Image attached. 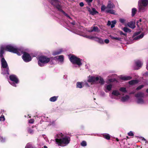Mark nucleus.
Listing matches in <instances>:
<instances>
[{"label":"nucleus","mask_w":148,"mask_h":148,"mask_svg":"<svg viewBox=\"0 0 148 148\" xmlns=\"http://www.w3.org/2000/svg\"><path fill=\"white\" fill-rule=\"evenodd\" d=\"M1 67L3 68H6L8 67L7 62L4 58H1Z\"/></svg>","instance_id":"1a4fd4ad"},{"label":"nucleus","mask_w":148,"mask_h":148,"mask_svg":"<svg viewBox=\"0 0 148 148\" xmlns=\"http://www.w3.org/2000/svg\"><path fill=\"white\" fill-rule=\"evenodd\" d=\"M119 33L121 35H123L125 36H126L127 35V34H126L124 33L122 31H120L119 32Z\"/></svg>","instance_id":"603ef678"},{"label":"nucleus","mask_w":148,"mask_h":148,"mask_svg":"<svg viewBox=\"0 0 148 148\" xmlns=\"http://www.w3.org/2000/svg\"><path fill=\"white\" fill-rule=\"evenodd\" d=\"M139 11L141 12H144L145 10V7L146 6H142V5L139 4Z\"/></svg>","instance_id":"412c9836"},{"label":"nucleus","mask_w":148,"mask_h":148,"mask_svg":"<svg viewBox=\"0 0 148 148\" xmlns=\"http://www.w3.org/2000/svg\"><path fill=\"white\" fill-rule=\"evenodd\" d=\"M49 2L54 8L57 9L58 11L62 12L66 17L71 18L70 17L62 10L61 3L59 0H49Z\"/></svg>","instance_id":"7ed1b4c3"},{"label":"nucleus","mask_w":148,"mask_h":148,"mask_svg":"<svg viewBox=\"0 0 148 148\" xmlns=\"http://www.w3.org/2000/svg\"><path fill=\"white\" fill-rule=\"evenodd\" d=\"M137 102L138 103H143V100L142 98H138V99Z\"/></svg>","instance_id":"c03bdc74"},{"label":"nucleus","mask_w":148,"mask_h":148,"mask_svg":"<svg viewBox=\"0 0 148 148\" xmlns=\"http://www.w3.org/2000/svg\"><path fill=\"white\" fill-rule=\"evenodd\" d=\"M77 57L75 55H73L70 58L69 60L73 64L76 60L77 59Z\"/></svg>","instance_id":"4468645a"},{"label":"nucleus","mask_w":148,"mask_h":148,"mask_svg":"<svg viewBox=\"0 0 148 148\" xmlns=\"http://www.w3.org/2000/svg\"><path fill=\"white\" fill-rule=\"evenodd\" d=\"M138 4L144 6H146L148 4V0H140Z\"/></svg>","instance_id":"9d476101"},{"label":"nucleus","mask_w":148,"mask_h":148,"mask_svg":"<svg viewBox=\"0 0 148 148\" xmlns=\"http://www.w3.org/2000/svg\"><path fill=\"white\" fill-rule=\"evenodd\" d=\"M119 90L123 92H127L126 88L124 87L121 88L119 89Z\"/></svg>","instance_id":"4c0bfd02"},{"label":"nucleus","mask_w":148,"mask_h":148,"mask_svg":"<svg viewBox=\"0 0 148 148\" xmlns=\"http://www.w3.org/2000/svg\"><path fill=\"white\" fill-rule=\"evenodd\" d=\"M34 122V119H31L29 120V122L30 123H33Z\"/></svg>","instance_id":"5fc2aeb1"},{"label":"nucleus","mask_w":148,"mask_h":148,"mask_svg":"<svg viewBox=\"0 0 148 148\" xmlns=\"http://www.w3.org/2000/svg\"><path fill=\"white\" fill-rule=\"evenodd\" d=\"M144 96V93L142 92H138L135 95V97H143Z\"/></svg>","instance_id":"a878e982"},{"label":"nucleus","mask_w":148,"mask_h":148,"mask_svg":"<svg viewBox=\"0 0 148 148\" xmlns=\"http://www.w3.org/2000/svg\"><path fill=\"white\" fill-rule=\"evenodd\" d=\"M93 38H95L96 39L95 40L101 44H103L104 43L103 40L102 38H100L96 36H92L90 38L91 39Z\"/></svg>","instance_id":"9b49d317"},{"label":"nucleus","mask_w":148,"mask_h":148,"mask_svg":"<svg viewBox=\"0 0 148 148\" xmlns=\"http://www.w3.org/2000/svg\"><path fill=\"white\" fill-rule=\"evenodd\" d=\"M106 7L105 5H103L101 7V11H104L105 10V9H106Z\"/></svg>","instance_id":"864d4df0"},{"label":"nucleus","mask_w":148,"mask_h":148,"mask_svg":"<svg viewBox=\"0 0 148 148\" xmlns=\"http://www.w3.org/2000/svg\"><path fill=\"white\" fill-rule=\"evenodd\" d=\"M146 92H147L148 93V88L146 90Z\"/></svg>","instance_id":"0e129e2a"},{"label":"nucleus","mask_w":148,"mask_h":148,"mask_svg":"<svg viewBox=\"0 0 148 148\" xmlns=\"http://www.w3.org/2000/svg\"><path fill=\"white\" fill-rule=\"evenodd\" d=\"M62 51V50L60 49L59 50L54 51L53 53V54L54 55L59 54L61 53Z\"/></svg>","instance_id":"c85d7f7f"},{"label":"nucleus","mask_w":148,"mask_h":148,"mask_svg":"<svg viewBox=\"0 0 148 148\" xmlns=\"http://www.w3.org/2000/svg\"><path fill=\"white\" fill-rule=\"evenodd\" d=\"M144 85L143 84L141 85L138 86L136 88V90H139L143 88L144 87Z\"/></svg>","instance_id":"79ce46f5"},{"label":"nucleus","mask_w":148,"mask_h":148,"mask_svg":"<svg viewBox=\"0 0 148 148\" xmlns=\"http://www.w3.org/2000/svg\"><path fill=\"white\" fill-rule=\"evenodd\" d=\"M22 57L23 60L25 62H28L32 60V58L30 54L26 52H24Z\"/></svg>","instance_id":"39448f33"},{"label":"nucleus","mask_w":148,"mask_h":148,"mask_svg":"<svg viewBox=\"0 0 148 148\" xmlns=\"http://www.w3.org/2000/svg\"><path fill=\"white\" fill-rule=\"evenodd\" d=\"M112 24L111 25V27L112 28L114 27V25L116 23V21H112Z\"/></svg>","instance_id":"ea45409f"},{"label":"nucleus","mask_w":148,"mask_h":148,"mask_svg":"<svg viewBox=\"0 0 148 148\" xmlns=\"http://www.w3.org/2000/svg\"><path fill=\"white\" fill-rule=\"evenodd\" d=\"M127 134L129 136H133L134 135V134L133 132L131 131L128 133Z\"/></svg>","instance_id":"49530a36"},{"label":"nucleus","mask_w":148,"mask_h":148,"mask_svg":"<svg viewBox=\"0 0 148 148\" xmlns=\"http://www.w3.org/2000/svg\"><path fill=\"white\" fill-rule=\"evenodd\" d=\"M58 59L60 60L61 61H63L64 60V56L63 55H60L58 56Z\"/></svg>","instance_id":"37998d69"},{"label":"nucleus","mask_w":148,"mask_h":148,"mask_svg":"<svg viewBox=\"0 0 148 148\" xmlns=\"http://www.w3.org/2000/svg\"><path fill=\"white\" fill-rule=\"evenodd\" d=\"M99 83H100L101 84H104V81L103 80V79L102 78L100 77V79H99Z\"/></svg>","instance_id":"58836bf2"},{"label":"nucleus","mask_w":148,"mask_h":148,"mask_svg":"<svg viewBox=\"0 0 148 148\" xmlns=\"http://www.w3.org/2000/svg\"><path fill=\"white\" fill-rule=\"evenodd\" d=\"M104 42L106 44H108L109 42V40L108 39H106L104 40Z\"/></svg>","instance_id":"6e6d98bb"},{"label":"nucleus","mask_w":148,"mask_h":148,"mask_svg":"<svg viewBox=\"0 0 148 148\" xmlns=\"http://www.w3.org/2000/svg\"><path fill=\"white\" fill-rule=\"evenodd\" d=\"M137 11V10L136 8H133L132 9V16H134L135 14H136V13Z\"/></svg>","instance_id":"cd10ccee"},{"label":"nucleus","mask_w":148,"mask_h":148,"mask_svg":"<svg viewBox=\"0 0 148 148\" xmlns=\"http://www.w3.org/2000/svg\"><path fill=\"white\" fill-rule=\"evenodd\" d=\"M25 148H36V147L32 146L31 145H27L25 147Z\"/></svg>","instance_id":"a18cd8bd"},{"label":"nucleus","mask_w":148,"mask_h":148,"mask_svg":"<svg viewBox=\"0 0 148 148\" xmlns=\"http://www.w3.org/2000/svg\"><path fill=\"white\" fill-rule=\"evenodd\" d=\"M125 20L124 19L120 18L119 19V21L122 23H124Z\"/></svg>","instance_id":"de8ad7c7"},{"label":"nucleus","mask_w":148,"mask_h":148,"mask_svg":"<svg viewBox=\"0 0 148 148\" xmlns=\"http://www.w3.org/2000/svg\"><path fill=\"white\" fill-rule=\"evenodd\" d=\"M54 60V59L52 57L49 58L45 56H41L38 57V64L40 66L42 67L45 66V64L50 62V64H53Z\"/></svg>","instance_id":"f03ea898"},{"label":"nucleus","mask_w":148,"mask_h":148,"mask_svg":"<svg viewBox=\"0 0 148 148\" xmlns=\"http://www.w3.org/2000/svg\"><path fill=\"white\" fill-rule=\"evenodd\" d=\"M99 78L98 77H95L94 76H92L90 75L89 76V78L88 80V82H95L96 81H97L99 80Z\"/></svg>","instance_id":"0eeeda50"},{"label":"nucleus","mask_w":148,"mask_h":148,"mask_svg":"<svg viewBox=\"0 0 148 148\" xmlns=\"http://www.w3.org/2000/svg\"><path fill=\"white\" fill-rule=\"evenodd\" d=\"M27 132L28 133L31 134H32L34 133V130H32L31 128H27Z\"/></svg>","instance_id":"e433bc0d"},{"label":"nucleus","mask_w":148,"mask_h":148,"mask_svg":"<svg viewBox=\"0 0 148 148\" xmlns=\"http://www.w3.org/2000/svg\"><path fill=\"white\" fill-rule=\"evenodd\" d=\"M142 140H144V141H145L146 140L144 138H143V139H142Z\"/></svg>","instance_id":"69168bd1"},{"label":"nucleus","mask_w":148,"mask_h":148,"mask_svg":"<svg viewBox=\"0 0 148 148\" xmlns=\"http://www.w3.org/2000/svg\"><path fill=\"white\" fill-rule=\"evenodd\" d=\"M140 33H141L140 31L136 32L134 34L133 36H136L138 35V34H140Z\"/></svg>","instance_id":"3c124183"},{"label":"nucleus","mask_w":148,"mask_h":148,"mask_svg":"<svg viewBox=\"0 0 148 148\" xmlns=\"http://www.w3.org/2000/svg\"><path fill=\"white\" fill-rule=\"evenodd\" d=\"M72 24H73V25H75L74 23H72Z\"/></svg>","instance_id":"338daca9"},{"label":"nucleus","mask_w":148,"mask_h":148,"mask_svg":"<svg viewBox=\"0 0 148 148\" xmlns=\"http://www.w3.org/2000/svg\"><path fill=\"white\" fill-rule=\"evenodd\" d=\"M84 5V4L83 2H81L80 3H79V5L81 7L83 6Z\"/></svg>","instance_id":"13d9d810"},{"label":"nucleus","mask_w":148,"mask_h":148,"mask_svg":"<svg viewBox=\"0 0 148 148\" xmlns=\"http://www.w3.org/2000/svg\"><path fill=\"white\" fill-rule=\"evenodd\" d=\"M138 82L137 80H132L128 82L129 84L130 85H133L137 83Z\"/></svg>","instance_id":"393cba45"},{"label":"nucleus","mask_w":148,"mask_h":148,"mask_svg":"<svg viewBox=\"0 0 148 148\" xmlns=\"http://www.w3.org/2000/svg\"><path fill=\"white\" fill-rule=\"evenodd\" d=\"M129 98V97L128 95H126L125 96L122 97L121 100L123 102H124L128 100Z\"/></svg>","instance_id":"bb28decb"},{"label":"nucleus","mask_w":148,"mask_h":148,"mask_svg":"<svg viewBox=\"0 0 148 148\" xmlns=\"http://www.w3.org/2000/svg\"><path fill=\"white\" fill-rule=\"evenodd\" d=\"M116 140L117 141H119V140L117 138H116Z\"/></svg>","instance_id":"e2e57ef3"},{"label":"nucleus","mask_w":148,"mask_h":148,"mask_svg":"<svg viewBox=\"0 0 148 148\" xmlns=\"http://www.w3.org/2000/svg\"><path fill=\"white\" fill-rule=\"evenodd\" d=\"M142 21L141 19H140L139 20L137 21L136 23V25L137 27H140V25H141V22Z\"/></svg>","instance_id":"473e14b6"},{"label":"nucleus","mask_w":148,"mask_h":148,"mask_svg":"<svg viewBox=\"0 0 148 148\" xmlns=\"http://www.w3.org/2000/svg\"><path fill=\"white\" fill-rule=\"evenodd\" d=\"M123 30L125 32H131L132 31L131 29L125 27L123 29Z\"/></svg>","instance_id":"7c9ffc66"},{"label":"nucleus","mask_w":148,"mask_h":148,"mask_svg":"<svg viewBox=\"0 0 148 148\" xmlns=\"http://www.w3.org/2000/svg\"><path fill=\"white\" fill-rule=\"evenodd\" d=\"M111 23L110 21H108L107 25L108 26H110L111 25Z\"/></svg>","instance_id":"bf43d9fd"},{"label":"nucleus","mask_w":148,"mask_h":148,"mask_svg":"<svg viewBox=\"0 0 148 148\" xmlns=\"http://www.w3.org/2000/svg\"><path fill=\"white\" fill-rule=\"evenodd\" d=\"M147 69L148 70V67L147 66Z\"/></svg>","instance_id":"774afa93"},{"label":"nucleus","mask_w":148,"mask_h":148,"mask_svg":"<svg viewBox=\"0 0 148 148\" xmlns=\"http://www.w3.org/2000/svg\"><path fill=\"white\" fill-rule=\"evenodd\" d=\"M81 59L77 57V59L76 60L73 64H77L79 66H80L82 64V63L81 62Z\"/></svg>","instance_id":"f8f14e48"},{"label":"nucleus","mask_w":148,"mask_h":148,"mask_svg":"<svg viewBox=\"0 0 148 148\" xmlns=\"http://www.w3.org/2000/svg\"><path fill=\"white\" fill-rule=\"evenodd\" d=\"M106 13H109L111 14L116 15V14H115V11L114 10L112 9H109L106 10Z\"/></svg>","instance_id":"a211bd4d"},{"label":"nucleus","mask_w":148,"mask_h":148,"mask_svg":"<svg viewBox=\"0 0 148 148\" xmlns=\"http://www.w3.org/2000/svg\"><path fill=\"white\" fill-rule=\"evenodd\" d=\"M120 79L123 80H129L132 79V77L129 76H121L120 77Z\"/></svg>","instance_id":"dca6fc26"},{"label":"nucleus","mask_w":148,"mask_h":148,"mask_svg":"<svg viewBox=\"0 0 148 148\" xmlns=\"http://www.w3.org/2000/svg\"><path fill=\"white\" fill-rule=\"evenodd\" d=\"M4 69L3 70V72L1 73V74L4 75L6 74L8 75H9V67H8L6 68H4Z\"/></svg>","instance_id":"2eb2a0df"},{"label":"nucleus","mask_w":148,"mask_h":148,"mask_svg":"<svg viewBox=\"0 0 148 148\" xmlns=\"http://www.w3.org/2000/svg\"><path fill=\"white\" fill-rule=\"evenodd\" d=\"M5 138H3L2 137H1L0 138V142L1 143H4L5 142Z\"/></svg>","instance_id":"09e8293b"},{"label":"nucleus","mask_w":148,"mask_h":148,"mask_svg":"<svg viewBox=\"0 0 148 148\" xmlns=\"http://www.w3.org/2000/svg\"><path fill=\"white\" fill-rule=\"evenodd\" d=\"M111 38L112 39L120 41H121V38H119L117 37H114L112 36H111Z\"/></svg>","instance_id":"f704fd0d"},{"label":"nucleus","mask_w":148,"mask_h":148,"mask_svg":"<svg viewBox=\"0 0 148 148\" xmlns=\"http://www.w3.org/2000/svg\"><path fill=\"white\" fill-rule=\"evenodd\" d=\"M58 96H54L51 97L49 99V101L51 102H55L58 99Z\"/></svg>","instance_id":"5701e85b"},{"label":"nucleus","mask_w":148,"mask_h":148,"mask_svg":"<svg viewBox=\"0 0 148 148\" xmlns=\"http://www.w3.org/2000/svg\"><path fill=\"white\" fill-rule=\"evenodd\" d=\"M10 79L13 82H15V83L18 84V78L16 77L15 75H12L9 76Z\"/></svg>","instance_id":"6e6552de"},{"label":"nucleus","mask_w":148,"mask_h":148,"mask_svg":"<svg viewBox=\"0 0 148 148\" xmlns=\"http://www.w3.org/2000/svg\"><path fill=\"white\" fill-rule=\"evenodd\" d=\"M60 135L61 137V138H60L59 136L58 135V138L55 139L56 144L58 145L63 146L67 145L69 143L70 139L69 137L65 136L64 137H63L64 134L62 133L60 134Z\"/></svg>","instance_id":"f257e3e1"},{"label":"nucleus","mask_w":148,"mask_h":148,"mask_svg":"<svg viewBox=\"0 0 148 148\" xmlns=\"http://www.w3.org/2000/svg\"><path fill=\"white\" fill-rule=\"evenodd\" d=\"M81 145L83 147H85L86 146L87 144L86 142L85 141H83L81 143Z\"/></svg>","instance_id":"a19ab883"},{"label":"nucleus","mask_w":148,"mask_h":148,"mask_svg":"<svg viewBox=\"0 0 148 148\" xmlns=\"http://www.w3.org/2000/svg\"><path fill=\"white\" fill-rule=\"evenodd\" d=\"M5 50L14 53H16L18 55H21L22 53L20 50L14 48L10 45H8L5 47Z\"/></svg>","instance_id":"20e7f679"},{"label":"nucleus","mask_w":148,"mask_h":148,"mask_svg":"<svg viewBox=\"0 0 148 148\" xmlns=\"http://www.w3.org/2000/svg\"><path fill=\"white\" fill-rule=\"evenodd\" d=\"M135 64L138 67H141L143 65L142 62L139 60H138L135 62Z\"/></svg>","instance_id":"6ab92c4d"},{"label":"nucleus","mask_w":148,"mask_h":148,"mask_svg":"<svg viewBox=\"0 0 148 148\" xmlns=\"http://www.w3.org/2000/svg\"><path fill=\"white\" fill-rule=\"evenodd\" d=\"M112 85L111 84H109L107 86L106 88L108 91H110L112 90Z\"/></svg>","instance_id":"72a5a7b5"},{"label":"nucleus","mask_w":148,"mask_h":148,"mask_svg":"<svg viewBox=\"0 0 148 148\" xmlns=\"http://www.w3.org/2000/svg\"><path fill=\"white\" fill-rule=\"evenodd\" d=\"M5 47L3 46L1 47L0 48V57L1 58H4L3 54L4 53Z\"/></svg>","instance_id":"ddd939ff"},{"label":"nucleus","mask_w":148,"mask_h":148,"mask_svg":"<svg viewBox=\"0 0 148 148\" xmlns=\"http://www.w3.org/2000/svg\"><path fill=\"white\" fill-rule=\"evenodd\" d=\"M115 7V5L113 3H108L107 8L108 9H112L114 8Z\"/></svg>","instance_id":"aec40b11"},{"label":"nucleus","mask_w":148,"mask_h":148,"mask_svg":"<svg viewBox=\"0 0 148 148\" xmlns=\"http://www.w3.org/2000/svg\"><path fill=\"white\" fill-rule=\"evenodd\" d=\"M112 94L115 96H118L120 95V94L119 92L116 90H113L112 93Z\"/></svg>","instance_id":"c756f323"},{"label":"nucleus","mask_w":148,"mask_h":148,"mask_svg":"<svg viewBox=\"0 0 148 148\" xmlns=\"http://www.w3.org/2000/svg\"><path fill=\"white\" fill-rule=\"evenodd\" d=\"M103 137L107 140H109L110 139V136L108 134H103Z\"/></svg>","instance_id":"2f4dec72"},{"label":"nucleus","mask_w":148,"mask_h":148,"mask_svg":"<svg viewBox=\"0 0 148 148\" xmlns=\"http://www.w3.org/2000/svg\"><path fill=\"white\" fill-rule=\"evenodd\" d=\"M5 120V118L4 116H1L0 117V121H4Z\"/></svg>","instance_id":"8fccbe9b"},{"label":"nucleus","mask_w":148,"mask_h":148,"mask_svg":"<svg viewBox=\"0 0 148 148\" xmlns=\"http://www.w3.org/2000/svg\"><path fill=\"white\" fill-rule=\"evenodd\" d=\"M91 28L92 29L91 30V32H98L100 31V30L97 26L92 27Z\"/></svg>","instance_id":"b1692460"},{"label":"nucleus","mask_w":148,"mask_h":148,"mask_svg":"<svg viewBox=\"0 0 148 148\" xmlns=\"http://www.w3.org/2000/svg\"><path fill=\"white\" fill-rule=\"evenodd\" d=\"M82 83L79 82H78L77 83V87L81 88H82Z\"/></svg>","instance_id":"c9c22d12"},{"label":"nucleus","mask_w":148,"mask_h":148,"mask_svg":"<svg viewBox=\"0 0 148 148\" xmlns=\"http://www.w3.org/2000/svg\"><path fill=\"white\" fill-rule=\"evenodd\" d=\"M128 26L132 29H134L135 28V23L133 21H131L128 23Z\"/></svg>","instance_id":"f3484780"},{"label":"nucleus","mask_w":148,"mask_h":148,"mask_svg":"<svg viewBox=\"0 0 148 148\" xmlns=\"http://www.w3.org/2000/svg\"><path fill=\"white\" fill-rule=\"evenodd\" d=\"M89 2H91L93 0H86Z\"/></svg>","instance_id":"052dcab7"},{"label":"nucleus","mask_w":148,"mask_h":148,"mask_svg":"<svg viewBox=\"0 0 148 148\" xmlns=\"http://www.w3.org/2000/svg\"><path fill=\"white\" fill-rule=\"evenodd\" d=\"M86 8L88 11L89 12L90 14L92 15H96L99 13L95 8H93L91 9L90 8L87 7Z\"/></svg>","instance_id":"423d86ee"},{"label":"nucleus","mask_w":148,"mask_h":148,"mask_svg":"<svg viewBox=\"0 0 148 148\" xmlns=\"http://www.w3.org/2000/svg\"><path fill=\"white\" fill-rule=\"evenodd\" d=\"M11 85H12V86H15V87H16V83H15V82H12V83H10Z\"/></svg>","instance_id":"4d7b16f0"},{"label":"nucleus","mask_w":148,"mask_h":148,"mask_svg":"<svg viewBox=\"0 0 148 148\" xmlns=\"http://www.w3.org/2000/svg\"><path fill=\"white\" fill-rule=\"evenodd\" d=\"M144 33H145V32H144L143 33H142L140 35L135 37L134 38V39L135 40H138V39H140L142 38L144 36Z\"/></svg>","instance_id":"4be33fe9"},{"label":"nucleus","mask_w":148,"mask_h":148,"mask_svg":"<svg viewBox=\"0 0 148 148\" xmlns=\"http://www.w3.org/2000/svg\"><path fill=\"white\" fill-rule=\"evenodd\" d=\"M44 148H47V147L46 145L44 146Z\"/></svg>","instance_id":"680f3d73"}]
</instances>
